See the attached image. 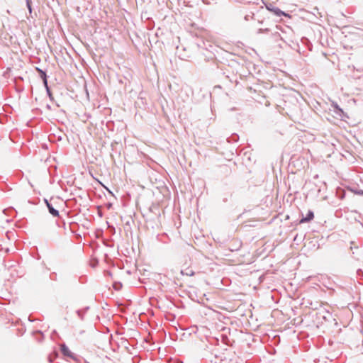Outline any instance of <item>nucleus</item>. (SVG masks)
<instances>
[{
  "mask_svg": "<svg viewBox=\"0 0 363 363\" xmlns=\"http://www.w3.org/2000/svg\"><path fill=\"white\" fill-rule=\"evenodd\" d=\"M89 306H85L82 308H79L75 311V314L81 320H84L85 318V315L86 314L87 311L89 310Z\"/></svg>",
  "mask_w": 363,
  "mask_h": 363,
  "instance_id": "nucleus-8",
  "label": "nucleus"
},
{
  "mask_svg": "<svg viewBox=\"0 0 363 363\" xmlns=\"http://www.w3.org/2000/svg\"><path fill=\"white\" fill-rule=\"evenodd\" d=\"M86 86L84 78L79 77V80L69 77V98L77 99L79 94H82Z\"/></svg>",
  "mask_w": 363,
  "mask_h": 363,
  "instance_id": "nucleus-1",
  "label": "nucleus"
},
{
  "mask_svg": "<svg viewBox=\"0 0 363 363\" xmlns=\"http://www.w3.org/2000/svg\"><path fill=\"white\" fill-rule=\"evenodd\" d=\"M84 333V330H81V331H80V333H81V334H82V333Z\"/></svg>",
  "mask_w": 363,
  "mask_h": 363,
  "instance_id": "nucleus-32",
  "label": "nucleus"
},
{
  "mask_svg": "<svg viewBox=\"0 0 363 363\" xmlns=\"http://www.w3.org/2000/svg\"><path fill=\"white\" fill-rule=\"evenodd\" d=\"M314 218V212L312 210H308L306 215L302 214L301 219L298 221V223H308Z\"/></svg>",
  "mask_w": 363,
  "mask_h": 363,
  "instance_id": "nucleus-7",
  "label": "nucleus"
},
{
  "mask_svg": "<svg viewBox=\"0 0 363 363\" xmlns=\"http://www.w3.org/2000/svg\"><path fill=\"white\" fill-rule=\"evenodd\" d=\"M255 13H252V16L245 15L244 17L245 21H248L250 19H254Z\"/></svg>",
  "mask_w": 363,
  "mask_h": 363,
  "instance_id": "nucleus-19",
  "label": "nucleus"
},
{
  "mask_svg": "<svg viewBox=\"0 0 363 363\" xmlns=\"http://www.w3.org/2000/svg\"><path fill=\"white\" fill-rule=\"evenodd\" d=\"M106 207H107L108 209H110L112 207V203H108L106 204Z\"/></svg>",
  "mask_w": 363,
  "mask_h": 363,
  "instance_id": "nucleus-25",
  "label": "nucleus"
},
{
  "mask_svg": "<svg viewBox=\"0 0 363 363\" xmlns=\"http://www.w3.org/2000/svg\"><path fill=\"white\" fill-rule=\"evenodd\" d=\"M106 274L109 276V277H112V273L111 271H106Z\"/></svg>",
  "mask_w": 363,
  "mask_h": 363,
  "instance_id": "nucleus-26",
  "label": "nucleus"
},
{
  "mask_svg": "<svg viewBox=\"0 0 363 363\" xmlns=\"http://www.w3.org/2000/svg\"><path fill=\"white\" fill-rule=\"evenodd\" d=\"M46 203H47V205H48V207L49 208V211L51 214H52L53 216H56L58 215V212L54 209L49 203L48 202L46 201Z\"/></svg>",
  "mask_w": 363,
  "mask_h": 363,
  "instance_id": "nucleus-16",
  "label": "nucleus"
},
{
  "mask_svg": "<svg viewBox=\"0 0 363 363\" xmlns=\"http://www.w3.org/2000/svg\"><path fill=\"white\" fill-rule=\"evenodd\" d=\"M301 41H302V42H305V41H308V38H305V37H304V38H303L301 39Z\"/></svg>",
  "mask_w": 363,
  "mask_h": 363,
  "instance_id": "nucleus-28",
  "label": "nucleus"
},
{
  "mask_svg": "<svg viewBox=\"0 0 363 363\" xmlns=\"http://www.w3.org/2000/svg\"><path fill=\"white\" fill-rule=\"evenodd\" d=\"M27 5H28V8L30 12L31 11L30 1H29V0L27 1Z\"/></svg>",
  "mask_w": 363,
  "mask_h": 363,
  "instance_id": "nucleus-24",
  "label": "nucleus"
},
{
  "mask_svg": "<svg viewBox=\"0 0 363 363\" xmlns=\"http://www.w3.org/2000/svg\"><path fill=\"white\" fill-rule=\"evenodd\" d=\"M180 273L182 275H186L189 277H192L195 274L194 271L189 267H187L185 269H182Z\"/></svg>",
  "mask_w": 363,
  "mask_h": 363,
  "instance_id": "nucleus-11",
  "label": "nucleus"
},
{
  "mask_svg": "<svg viewBox=\"0 0 363 363\" xmlns=\"http://www.w3.org/2000/svg\"><path fill=\"white\" fill-rule=\"evenodd\" d=\"M221 342L227 346H231V341L226 334L221 335Z\"/></svg>",
  "mask_w": 363,
  "mask_h": 363,
  "instance_id": "nucleus-14",
  "label": "nucleus"
},
{
  "mask_svg": "<svg viewBox=\"0 0 363 363\" xmlns=\"http://www.w3.org/2000/svg\"><path fill=\"white\" fill-rule=\"evenodd\" d=\"M106 189L108 191L109 194H111L112 196H113V192L106 186H105Z\"/></svg>",
  "mask_w": 363,
  "mask_h": 363,
  "instance_id": "nucleus-27",
  "label": "nucleus"
},
{
  "mask_svg": "<svg viewBox=\"0 0 363 363\" xmlns=\"http://www.w3.org/2000/svg\"><path fill=\"white\" fill-rule=\"evenodd\" d=\"M357 275L359 277H363V270L362 269H358L357 270Z\"/></svg>",
  "mask_w": 363,
  "mask_h": 363,
  "instance_id": "nucleus-21",
  "label": "nucleus"
},
{
  "mask_svg": "<svg viewBox=\"0 0 363 363\" xmlns=\"http://www.w3.org/2000/svg\"><path fill=\"white\" fill-rule=\"evenodd\" d=\"M86 277H81L79 279V281L81 283H84L86 281Z\"/></svg>",
  "mask_w": 363,
  "mask_h": 363,
  "instance_id": "nucleus-22",
  "label": "nucleus"
},
{
  "mask_svg": "<svg viewBox=\"0 0 363 363\" xmlns=\"http://www.w3.org/2000/svg\"><path fill=\"white\" fill-rule=\"evenodd\" d=\"M36 70L38 71V72L40 74V77L42 78V79L43 80V82H44V84L45 86H48L47 85V79H46V74L44 71H43L42 69H40V68L38 67H36Z\"/></svg>",
  "mask_w": 363,
  "mask_h": 363,
  "instance_id": "nucleus-12",
  "label": "nucleus"
},
{
  "mask_svg": "<svg viewBox=\"0 0 363 363\" xmlns=\"http://www.w3.org/2000/svg\"><path fill=\"white\" fill-rule=\"evenodd\" d=\"M356 194L363 196V190L359 189L358 191H356Z\"/></svg>",
  "mask_w": 363,
  "mask_h": 363,
  "instance_id": "nucleus-23",
  "label": "nucleus"
},
{
  "mask_svg": "<svg viewBox=\"0 0 363 363\" xmlns=\"http://www.w3.org/2000/svg\"><path fill=\"white\" fill-rule=\"evenodd\" d=\"M113 287L116 291H120L122 289L123 285L120 281H114L113 284Z\"/></svg>",
  "mask_w": 363,
  "mask_h": 363,
  "instance_id": "nucleus-15",
  "label": "nucleus"
},
{
  "mask_svg": "<svg viewBox=\"0 0 363 363\" xmlns=\"http://www.w3.org/2000/svg\"><path fill=\"white\" fill-rule=\"evenodd\" d=\"M242 245V242L240 240L234 239L228 245V250L230 252H236L239 250Z\"/></svg>",
  "mask_w": 363,
  "mask_h": 363,
  "instance_id": "nucleus-6",
  "label": "nucleus"
},
{
  "mask_svg": "<svg viewBox=\"0 0 363 363\" xmlns=\"http://www.w3.org/2000/svg\"><path fill=\"white\" fill-rule=\"evenodd\" d=\"M223 202H227V201H228V199H227V198H224V199H223Z\"/></svg>",
  "mask_w": 363,
  "mask_h": 363,
  "instance_id": "nucleus-29",
  "label": "nucleus"
},
{
  "mask_svg": "<svg viewBox=\"0 0 363 363\" xmlns=\"http://www.w3.org/2000/svg\"><path fill=\"white\" fill-rule=\"evenodd\" d=\"M61 352L62 353V354L64 356H65V357L68 356V350L65 345H62L61 346Z\"/></svg>",
  "mask_w": 363,
  "mask_h": 363,
  "instance_id": "nucleus-17",
  "label": "nucleus"
},
{
  "mask_svg": "<svg viewBox=\"0 0 363 363\" xmlns=\"http://www.w3.org/2000/svg\"><path fill=\"white\" fill-rule=\"evenodd\" d=\"M330 110L333 112L334 116L337 118H340L343 121H347V119L349 118L347 113L335 101H332Z\"/></svg>",
  "mask_w": 363,
  "mask_h": 363,
  "instance_id": "nucleus-2",
  "label": "nucleus"
},
{
  "mask_svg": "<svg viewBox=\"0 0 363 363\" xmlns=\"http://www.w3.org/2000/svg\"><path fill=\"white\" fill-rule=\"evenodd\" d=\"M269 31V28H259L258 29V33H268Z\"/></svg>",
  "mask_w": 363,
  "mask_h": 363,
  "instance_id": "nucleus-20",
  "label": "nucleus"
},
{
  "mask_svg": "<svg viewBox=\"0 0 363 363\" xmlns=\"http://www.w3.org/2000/svg\"><path fill=\"white\" fill-rule=\"evenodd\" d=\"M347 189L348 191H350V192L354 193V194H356V191H358V190H359L356 187H352V186H347Z\"/></svg>",
  "mask_w": 363,
  "mask_h": 363,
  "instance_id": "nucleus-18",
  "label": "nucleus"
},
{
  "mask_svg": "<svg viewBox=\"0 0 363 363\" xmlns=\"http://www.w3.org/2000/svg\"><path fill=\"white\" fill-rule=\"evenodd\" d=\"M125 225H128L129 226V222L128 221L125 223Z\"/></svg>",
  "mask_w": 363,
  "mask_h": 363,
  "instance_id": "nucleus-31",
  "label": "nucleus"
},
{
  "mask_svg": "<svg viewBox=\"0 0 363 363\" xmlns=\"http://www.w3.org/2000/svg\"><path fill=\"white\" fill-rule=\"evenodd\" d=\"M79 228V225L75 221H69V231L73 234V241L76 242H81L82 235L79 233H77V230Z\"/></svg>",
  "mask_w": 363,
  "mask_h": 363,
  "instance_id": "nucleus-4",
  "label": "nucleus"
},
{
  "mask_svg": "<svg viewBox=\"0 0 363 363\" xmlns=\"http://www.w3.org/2000/svg\"><path fill=\"white\" fill-rule=\"evenodd\" d=\"M336 196L338 199L341 200L344 199L346 196V192L345 189L342 188H337L336 190Z\"/></svg>",
  "mask_w": 363,
  "mask_h": 363,
  "instance_id": "nucleus-10",
  "label": "nucleus"
},
{
  "mask_svg": "<svg viewBox=\"0 0 363 363\" xmlns=\"http://www.w3.org/2000/svg\"><path fill=\"white\" fill-rule=\"evenodd\" d=\"M69 360L72 359L74 363H84L85 360L82 357H78L74 353L69 350ZM71 362L69 361V363Z\"/></svg>",
  "mask_w": 363,
  "mask_h": 363,
  "instance_id": "nucleus-9",
  "label": "nucleus"
},
{
  "mask_svg": "<svg viewBox=\"0 0 363 363\" xmlns=\"http://www.w3.org/2000/svg\"><path fill=\"white\" fill-rule=\"evenodd\" d=\"M69 218L72 216L78 215L80 212V207L76 206L77 199L75 198H69Z\"/></svg>",
  "mask_w": 363,
  "mask_h": 363,
  "instance_id": "nucleus-5",
  "label": "nucleus"
},
{
  "mask_svg": "<svg viewBox=\"0 0 363 363\" xmlns=\"http://www.w3.org/2000/svg\"><path fill=\"white\" fill-rule=\"evenodd\" d=\"M239 140V135L237 133H233L229 138H227L228 143H236Z\"/></svg>",
  "mask_w": 363,
  "mask_h": 363,
  "instance_id": "nucleus-13",
  "label": "nucleus"
},
{
  "mask_svg": "<svg viewBox=\"0 0 363 363\" xmlns=\"http://www.w3.org/2000/svg\"><path fill=\"white\" fill-rule=\"evenodd\" d=\"M259 23L262 24L263 23V21H259Z\"/></svg>",
  "mask_w": 363,
  "mask_h": 363,
  "instance_id": "nucleus-30",
  "label": "nucleus"
},
{
  "mask_svg": "<svg viewBox=\"0 0 363 363\" xmlns=\"http://www.w3.org/2000/svg\"><path fill=\"white\" fill-rule=\"evenodd\" d=\"M265 7L269 11L272 12L277 17L284 16L289 18H291V16L289 13L281 10L279 8L274 6L273 4H265Z\"/></svg>",
  "mask_w": 363,
  "mask_h": 363,
  "instance_id": "nucleus-3",
  "label": "nucleus"
}]
</instances>
